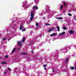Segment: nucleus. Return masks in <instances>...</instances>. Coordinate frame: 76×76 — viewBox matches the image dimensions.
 Returning <instances> with one entry per match:
<instances>
[{
  "label": "nucleus",
  "mask_w": 76,
  "mask_h": 76,
  "mask_svg": "<svg viewBox=\"0 0 76 76\" xmlns=\"http://www.w3.org/2000/svg\"><path fill=\"white\" fill-rule=\"evenodd\" d=\"M65 12V10L64 11V12Z\"/></svg>",
  "instance_id": "603ef678"
},
{
  "label": "nucleus",
  "mask_w": 76,
  "mask_h": 76,
  "mask_svg": "<svg viewBox=\"0 0 76 76\" xmlns=\"http://www.w3.org/2000/svg\"><path fill=\"white\" fill-rule=\"evenodd\" d=\"M66 2H65L63 4H64V5L65 6H66Z\"/></svg>",
  "instance_id": "72a5a7b5"
},
{
  "label": "nucleus",
  "mask_w": 76,
  "mask_h": 76,
  "mask_svg": "<svg viewBox=\"0 0 76 76\" xmlns=\"http://www.w3.org/2000/svg\"><path fill=\"white\" fill-rule=\"evenodd\" d=\"M33 10H31V17L30 18V22H31L32 20V19H33V18H34V13H35V10H36V9H38V7L37 6H34L33 7Z\"/></svg>",
  "instance_id": "f257e3e1"
},
{
  "label": "nucleus",
  "mask_w": 76,
  "mask_h": 76,
  "mask_svg": "<svg viewBox=\"0 0 76 76\" xmlns=\"http://www.w3.org/2000/svg\"><path fill=\"white\" fill-rule=\"evenodd\" d=\"M23 28V26H20V30H22V28Z\"/></svg>",
  "instance_id": "2eb2a0df"
},
{
  "label": "nucleus",
  "mask_w": 76,
  "mask_h": 76,
  "mask_svg": "<svg viewBox=\"0 0 76 76\" xmlns=\"http://www.w3.org/2000/svg\"><path fill=\"white\" fill-rule=\"evenodd\" d=\"M39 37H42V35L41 34L39 35Z\"/></svg>",
  "instance_id": "e433bc0d"
},
{
  "label": "nucleus",
  "mask_w": 76,
  "mask_h": 76,
  "mask_svg": "<svg viewBox=\"0 0 76 76\" xmlns=\"http://www.w3.org/2000/svg\"><path fill=\"white\" fill-rule=\"evenodd\" d=\"M35 30H38V28H35Z\"/></svg>",
  "instance_id": "58836bf2"
},
{
  "label": "nucleus",
  "mask_w": 76,
  "mask_h": 76,
  "mask_svg": "<svg viewBox=\"0 0 76 76\" xmlns=\"http://www.w3.org/2000/svg\"><path fill=\"white\" fill-rule=\"evenodd\" d=\"M22 6L23 7H24V8H27V7H30V6H31V5H29L28 4H27V3L24 2L23 3Z\"/></svg>",
  "instance_id": "f03ea898"
},
{
  "label": "nucleus",
  "mask_w": 76,
  "mask_h": 76,
  "mask_svg": "<svg viewBox=\"0 0 76 76\" xmlns=\"http://www.w3.org/2000/svg\"><path fill=\"white\" fill-rule=\"evenodd\" d=\"M45 25H48V26L50 25V24H49L48 23H46V24H45Z\"/></svg>",
  "instance_id": "c85d7f7f"
},
{
  "label": "nucleus",
  "mask_w": 76,
  "mask_h": 76,
  "mask_svg": "<svg viewBox=\"0 0 76 76\" xmlns=\"http://www.w3.org/2000/svg\"><path fill=\"white\" fill-rule=\"evenodd\" d=\"M22 73H25V71H23V72H22Z\"/></svg>",
  "instance_id": "79ce46f5"
},
{
  "label": "nucleus",
  "mask_w": 76,
  "mask_h": 76,
  "mask_svg": "<svg viewBox=\"0 0 76 76\" xmlns=\"http://www.w3.org/2000/svg\"><path fill=\"white\" fill-rule=\"evenodd\" d=\"M7 71H4V75H6V73H7Z\"/></svg>",
  "instance_id": "cd10ccee"
},
{
  "label": "nucleus",
  "mask_w": 76,
  "mask_h": 76,
  "mask_svg": "<svg viewBox=\"0 0 76 76\" xmlns=\"http://www.w3.org/2000/svg\"><path fill=\"white\" fill-rule=\"evenodd\" d=\"M75 49H76V46H75Z\"/></svg>",
  "instance_id": "3c124183"
},
{
  "label": "nucleus",
  "mask_w": 76,
  "mask_h": 76,
  "mask_svg": "<svg viewBox=\"0 0 76 76\" xmlns=\"http://www.w3.org/2000/svg\"><path fill=\"white\" fill-rule=\"evenodd\" d=\"M26 31V29H22V32H24V31Z\"/></svg>",
  "instance_id": "b1692460"
},
{
  "label": "nucleus",
  "mask_w": 76,
  "mask_h": 76,
  "mask_svg": "<svg viewBox=\"0 0 76 76\" xmlns=\"http://www.w3.org/2000/svg\"><path fill=\"white\" fill-rule=\"evenodd\" d=\"M69 12H72V11H69Z\"/></svg>",
  "instance_id": "09e8293b"
},
{
  "label": "nucleus",
  "mask_w": 76,
  "mask_h": 76,
  "mask_svg": "<svg viewBox=\"0 0 76 76\" xmlns=\"http://www.w3.org/2000/svg\"><path fill=\"white\" fill-rule=\"evenodd\" d=\"M6 39L5 38H4L2 39V41H5Z\"/></svg>",
  "instance_id": "412c9836"
},
{
  "label": "nucleus",
  "mask_w": 76,
  "mask_h": 76,
  "mask_svg": "<svg viewBox=\"0 0 76 76\" xmlns=\"http://www.w3.org/2000/svg\"><path fill=\"white\" fill-rule=\"evenodd\" d=\"M53 41H54V39H53Z\"/></svg>",
  "instance_id": "5fc2aeb1"
},
{
  "label": "nucleus",
  "mask_w": 76,
  "mask_h": 76,
  "mask_svg": "<svg viewBox=\"0 0 76 76\" xmlns=\"http://www.w3.org/2000/svg\"><path fill=\"white\" fill-rule=\"evenodd\" d=\"M68 15H69V16H72V14H70V13H69L68 14Z\"/></svg>",
  "instance_id": "c756f323"
},
{
  "label": "nucleus",
  "mask_w": 76,
  "mask_h": 76,
  "mask_svg": "<svg viewBox=\"0 0 76 76\" xmlns=\"http://www.w3.org/2000/svg\"><path fill=\"white\" fill-rule=\"evenodd\" d=\"M25 37H24L23 38V41H22V42H25Z\"/></svg>",
  "instance_id": "4be33fe9"
},
{
  "label": "nucleus",
  "mask_w": 76,
  "mask_h": 76,
  "mask_svg": "<svg viewBox=\"0 0 76 76\" xmlns=\"http://www.w3.org/2000/svg\"><path fill=\"white\" fill-rule=\"evenodd\" d=\"M56 28L57 29V31L58 32H59V31H60V27H59V26H57Z\"/></svg>",
  "instance_id": "0eeeda50"
},
{
  "label": "nucleus",
  "mask_w": 76,
  "mask_h": 76,
  "mask_svg": "<svg viewBox=\"0 0 76 76\" xmlns=\"http://www.w3.org/2000/svg\"><path fill=\"white\" fill-rule=\"evenodd\" d=\"M71 70H73L74 69V67H72L71 68Z\"/></svg>",
  "instance_id": "7c9ffc66"
},
{
  "label": "nucleus",
  "mask_w": 76,
  "mask_h": 76,
  "mask_svg": "<svg viewBox=\"0 0 76 76\" xmlns=\"http://www.w3.org/2000/svg\"><path fill=\"white\" fill-rule=\"evenodd\" d=\"M1 64H6V63L4 62H2L1 63Z\"/></svg>",
  "instance_id": "393cba45"
},
{
  "label": "nucleus",
  "mask_w": 76,
  "mask_h": 76,
  "mask_svg": "<svg viewBox=\"0 0 76 76\" xmlns=\"http://www.w3.org/2000/svg\"><path fill=\"white\" fill-rule=\"evenodd\" d=\"M1 34H0V39H1Z\"/></svg>",
  "instance_id": "a19ab883"
},
{
  "label": "nucleus",
  "mask_w": 76,
  "mask_h": 76,
  "mask_svg": "<svg viewBox=\"0 0 76 76\" xmlns=\"http://www.w3.org/2000/svg\"><path fill=\"white\" fill-rule=\"evenodd\" d=\"M68 60H69V58H67L65 62L66 63H67V61H68Z\"/></svg>",
  "instance_id": "f3484780"
},
{
  "label": "nucleus",
  "mask_w": 76,
  "mask_h": 76,
  "mask_svg": "<svg viewBox=\"0 0 76 76\" xmlns=\"http://www.w3.org/2000/svg\"><path fill=\"white\" fill-rule=\"evenodd\" d=\"M50 29L51 30V31H53V30L54 29V28H52Z\"/></svg>",
  "instance_id": "a211bd4d"
},
{
  "label": "nucleus",
  "mask_w": 76,
  "mask_h": 76,
  "mask_svg": "<svg viewBox=\"0 0 76 76\" xmlns=\"http://www.w3.org/2000/svg\"><path fill=\"white\" fill-rule=\"evenodd\" d=\"M51 31V30L50 29L49 30H48V32H50Z\"/></svg>",
  "instance_id": "a878e982"
},
{
  "label": "nucleus",
  "mask_w": 76,
  "mask_h": 76,
  "mask_svg": "<svg viewBox=\"0 0 76 76\" xmlns=\"http://www.w3.org/2000/svg\"><path fill=\"white\" fill-rule=\"evenodd\" d=\"M7 70H9V71H10L11 70V69H10V68H7Z\"/></svg>",
  "instance_id": "6ab92c4d"
},
{
  "label": "nucleus",
  "mask_w": 76,
  "mask_h": 76,
  "mask_svg": "<svg viewBox=\"0 0 76 76\" xmlns=\"http://www.w3.org/2000/svg\"><path fill=\"white\" fill-rule=\"evenodd\" d=\"M54 70H55V69H53V72H54Z\"/></svg>",
  "instance_id": "4c0bfd02"
},
{
  "label": "nucleus",
  "mask_w": 76,
  "mask_h": 76,
  "mask_svg": "<svg viewBox=\"0 0 76 76\" xmlns=\"http://www.w3.org/2000/svg\"><path fill=\"white\" fill-rule=\"evenodd\" d=\"M48 7H49V6H48Z\"/></svg>",
  "instance_id": "4d7b16f0"
},
{
  "label": "nucleus",
  "mask_w": 76,
  "mask_h": 76,
  "mask_svg": "<svg viewBox=\"0 0 76 76\" xmlns=\"http://www.w3.org/2000/svg\"><path fill=\"white\" fill-rule=\"evenodd\" d=\"M44 18V17H43V18Z\"/></svg>",
  "instance_id": "bf43d9fd"
},
{
  "label": "nucleus",
  "mask_w": 76,
  "mask_h": 76,
  "mask_svg": "<svg viewBox=\"0 0 76 76\" xmlns=\"http://www.w3.org/2000/svg\"><path fill=\"white\" fill-rule=\"evenodd\" d=\"M64 49H62V50H61V51H63L65 53H67V48H66L65 49H64Z\"/></svg>",
  "instance_id": "39448f33"
},
{
  "label": "nucleus",
  "mask_w": 76,
  "mask_h": 76,
  "mask_svg": "<svg viewBox=\"0 0 76 76\" xmlns=\"http://www.w3.org/2000/svg\"><path fill=\"white\" fill-rule=\"evenodd\" d=\"M20 48H19L18 49V51H19V50H20Z\"/></svg>",
  "instance_id": "c03bdc74"
},
{
  "label": "nucleus",
  "mask_w": 76,
  "mask_h": 76,
  "mask_svg": "<svg viewBox=\"0 0 76 76\" xmlns=\"http://www.w3.org/2000/svg\"><path fill=\"white\" fill-rule=\"evenodd\" d=\"M75 20H76V19H75Z\"/></svg>",
  "instance_id": "864d4df0"
},
{
  "label": "nucleus",
  "mask_w": 76,
  "mask_h": 76,
  "mask_svg": "<svg viewBox=\"0 0 76 76\" xmlns=\"http://www.w3.org/2000/svg\"><path fill=\"white\" fill-rule=\"evenodd\" d=\"M44 69H45V70H46V68H45Z\"/></svg>",
  "instance_id": "49530a36"
},
{
  "label": "nucleus",
  "mask_w": 76,
  "mask_h": 76,
  "mask_svg": "<svg viewBox=\"0 0 76 76\" xmlns=\"http://www.w3.org/2000/svg\"><path fill=\"white\" fill-rule=\"evenodd\" d=\"M20 43H21V42H18V45L19 46H20Z\"/></svg>",
  "instance_id": "bb28decb"
},
{
  "label": "nucleus",
  "mask_w": 76,
  "mask_h": 76,
  "mask_svg": "<svg viewBox=\"0 0 76 76\" xmlns=\"http://www.w3.org/2000/svg\"><path fill=\"white\" fill-rule=\"evenodd\" d=\"M32 26V27H33V28H34V26Z\"/></svg>",
  "instance_id": "de8ad7c7"
},
{
  "label": "nucleus",
  "mask_w": 76,
  "mask_h": 76,
  "mask_svg": "<svg viewBox=\"0 0 76 76\" xmlns=\"http://www.w3.org/2000/svg\"><path fill=\"white\" fill-rule=\"evenodd\" d=\"M31 52L32 53H34V52L33 51H31Z\"/></svg>",
  "instance_id": "a18cd8bd"
},
{
  "label": "nucleus",
  "mask_w": 76,
  "mask_h": 76,
  "mask_svg": "<svg viewBox=\"0 0 76 76\" xmlns=\"http://www.w3.org/2000/svg\"><path fill=\"white\" fill-rule=\"evenodd\" d=\"M11 29H12L11 28H9L8 29H7L6 31L8 32L9 31H11Z\"/></svg>",
  "instance_id": "1a4fd4ad"
},
{
  "label": "nucleus",
  "mask_w": 76,
  "mask_h": 76,
  "mask_svg": "<svg viewBox=\"0 0 76 76\" xmlns=\"http://www.w3.org/2000/svg\"><path fill=\"white\" fill-rule=\"evenodd\" d=\"M8 57V56H5V58H7Z\"/></svg>",
  "instance_id": "ea45409f"
},
{
  "label": "nucleus",
  "mask_w": 76,
  "mask_h": 76,
  "mask_svg": "<svg viewBox=\"0 0 76 76\" xmlns=\"http://www.w3.org/2000/svg\"><path fill=\"white\" fill-rule=\"evenodd\" d=\"M31 59L30 58H27V60L28 61H31Z\"/></svg>",
  "instance_id": "9b49d317"
},
{
  "label": "nucleus",
  "mask_w": 76,
  "mask_h": 76,
  "mask_svg": "<svg viewBox=\"0 0 76 76\" xmlns=\"http://www.w3.org/2000/svg\"><path fill=\"white\" fill-rule=\"evenodd\" d=\"M63 7V5H62L61 7L60 8V9H61Z\"/></svg>",
  "instance_id": "f704fd0d"
},
{
  "label": "nucleus",
  "mask_w": 76,
  "mask_h": 76,
  "mask_svg": "<svg viewBox=\"0 0 76 76\" xmlns=\"http://www.w3.org/2000/svg\"><path fill=\"white\" fill-rule=\"evenodd\" d=\"M56 19H63V18L62 17H60L59 18H57Z\"/></svg>",
  "instance_id": "dca6fc26"
},
{
  "label": "nucleus",
  "mask_w": 76,
  "mask_h": 76,
  "mask_svg": "<svg viewBox=\"0 0 76 76\" xmlns=\"http://www.w3.org/2000/svg\"><path fill=\"white\" fill-rule=\"evenodd\" d=\"M34 1L36 4H37L39 3V0H35Z\"/></svg>",
  "instance_id": "423d86ee"
},
{
  "label": "nucleus",
  "mask_w": 76,
  "mask_h": 76,
  "mask_svg": "<svg viewBox=\"0 0 76 76\" xmlns=\"http://www.w3.org/2000/svg\"><path fill=\"white\" fill-rule=\"evenodd\" d=\"M63 29H64V30H66V27H63Z\"/></svg>",
  "instance_id": "aec40b11"
},
{
  "label": "nucleus",
  "mask_w": 76,
  "mask_h": 76,
  "mask_svg": "<svg viewBox=\"0 0 76 76\" xmlns=\"http://www.w3.org/2000/svg\"><path fill=\"white\" fill-rule=\"evenodd\" d=\"M36 25L37 26H38V23H36Z\"/></svg>",
  "instance_id": "2f4dec72"
},
{
  "label": "nucleus",
  "mask_w": 76,
  "mask_h": 76,
  "mask_svg": "<svg viewBox=\"0 0 76 76\" xmlns=\"http://www.w3.org/2000/svg\"><path fill=\"white\" fill-rule=\"evenodd\" d=\"M74 18H76V16H74Z\"/></svg>",
  "instance_id": "8fccbe9b"
},
{
  "label": "nucleus",
  "mask_w": 76,
  "mask_h": 76,
  "mask_svg": "<svg viewBox=\"0 0 76 76\" xmlns=\"http://www.w3.org/2000/svg\"><path fill=\"white\" fill-rule=\"evenodd\" d=\"M47 66V65L46 64H45L43 65V67H46Z\"/></svg>",
  "instance_id": "c9c22d12"
},
{
  "label": "nucleus",
  "mask_w": 76,
  "mask_h": 76,
  "mask_svg": "<svg viewBox=\"0 0 76 76\" xmlns=\"http://www.w3.org/2000/svg\"><path fill=\"white\" fill-rule=\"evenodd\" d=\"M72 11L74 12H76V10L75 9H73Z\"/></svg>",
  "instance_id": "473e14b6"
},
{
  "label": "nucleus",
  "mask_w": 76,
  "mask_h": 76,
  "mask_svg": "<svg viewBox=\"0 0 76 76\" xmlns=\"http://www.w3.org/2000/svg\"><path fill=\"white\" fill-rule=\"evenodd\" d=\"M69 32L71 34H73V33H74V31H72V30H70Z\"/></svg>",
  "instance_id": "9d476101"
},
{
  "label": "nucleus",
  "mask_w": 76,
  "mask_h": 76,
  "mask_svg": "<svg viewBox=\"0 0 76 76\" xmlns=\"http://www.w3.org/2000/svg\"><path fill=\"white\" fill-rule=\"evenodd\" d=\"M20 54L21 55H22V54H26V55L27 54V53H20Z\"/></svg>",
  "instance_id": "ddd939ff"
},
{
  "label": "nucleus",
  "mask_w": 76,
  "mask_h": 76,
  "mask_svg": "<svg viewBox=\"0 0 76 76\" xmlns=\"http://www.w3.org/2000/svg\"><path fill=\"white\" fill-rule=\"evenodd\" d=\"M10 38H9V39L8 40V41H10Z\"/></svg>",
  "instance_id": "37998d69"
},
{
  "label": "nucleus",
  "mask_w": 76,
  "mask_h": 76,
  "mask_svg": "<svg viewBox=\"0 0 76 76\" xmlns=\"http://www.w3.org/2000/svg\"><path fill=\"white\" fill-rule=\"evenodd\" d=\"M36 39H37V38H35L34 39V40L33 41V43H29V45H32V44H34V43H35V41H36Z\"/></svg>",
  "instance_id": "7ed1b4c3"
},
{
  "label": "nucleus",
  "mask_w": 76,
  "mask_h": 76,
  "mask_svg": "<svg viewBox=\"0 0 76 76\" xmlns=\"http://www.w3.org/2000/svg\"><path fill=\"white\" fill-rule=\"evenodd\" d=\"M15 50H16V48H14L13 49L12 51V53H14L15 51Z\"/></svg>",
  "instance_id": "4468645a"
},
{
  "label": "nucleus",
  "mask_w": 76,
  "mask_h": 76,
  "mask_svg": "<svg viewBox=\"0 0 76 76\" xmlns=\"http://www.w3.org/2000/svg\"><path fill=\"white\" fill-rule=\"evenodd\" d=\"M14 35L13 34H10V35H7V37H8V38H10V37H11V38H13V37Z\"/></svg>",
  "instance_id": "20e7f679"
},
{
  "label": "nucleus",
  "mask_w": 76,
  "mask_h": 76,
  "mask_svg": "<svg viewBox=\"0 0 76 76\" xmlns=\"http://www.w3.org/2000/svg\"><path fill=\"white\" fill-rule=\"evenodd\" d=\"M0 58H1V57H0Z\"/></svg>",
  "instance_id": "6e6d98bb"
},
{
  "label": "nucleus",
  "mask_w": 76,
  "mask_h": 76,
  "mask_svg": "<svg viewBox=\"0 0 76 76\" xmlns=\"http://www.w3.org/2000/svg\"><path fill=\"white\" fill-rule=\"evenodd\" d=\"M64 34H65V32H63L62 33H61L59 34V35H63Z\"/></svg>",
  "instance_id": "f8f14e48"
},
{
  "label": "nucleus",
  "mask_w": 76,
  "mask_h": 76,
  "mask_svg": "<svg viewBox=\"0 0 76 76\" xmlns=\"http://www.w3.org/2000/svg\"><path fill=\"white\" fill-rule=\"evenodd\" d=\"M57 33H53L50 35V36H55V35H57Z\"/></svg>",
  "instance_id": "6e6552de"
},
{
  "label": "nucleus",
  "mask_w": 76,
  "mask_h": 76,
  "mask_svg": "<svg viewBox=\"0 0 76 76\" xmlns=\"http://www.w3.org/2000/svg\"><path fill=\"white\" fill-rule=\"evenodd\" d=\"M10 26H12L14 27V26H15V25L14 26V25H13V24L12 23V24L10 25Z\"/></svg>",
  "instance_id": "5701e85b"
},
{
  "label": "nucleus",
  "mask_w": 76,
  "mask_h": 76,
  "mask_svg": "<svg viewBox=\"0 0 76 76\" xmlns=\"http://www.w3.org/2000/svg\"><path fill=\"white\" fill-rule=\"evenodd\" d=\"M74 56V55H73V56Z\"/></svg>",
  "instance_id": "13d9d810"
}]
</instances>
